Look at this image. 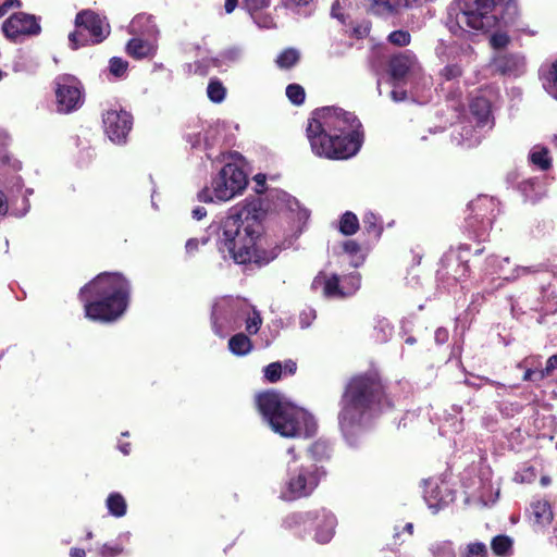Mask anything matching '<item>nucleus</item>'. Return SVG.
Here are the masks:
<instances>
[{
	"instance_id": "nucleus-1",
	"label": "nucleus",
	"mask_w": 557,
	"mask_h": 557,
	"mask_svg": "<svg viewBox=\"0 0 557 557\" xmlns=\"http://www.w3.org/2000/svg\"><path fill=\"white\" fill-rule=\"evenodd\" d=\"M255 201L238 203L228 209L225 216L214 220L202 236V244L210 240L224 261L236 264L255 263L263 267L273 261L281 248L265 249L261 245L262 223Z\"/></svg>"
},
{
	"instance_id": "nucleus-2",
	"label": "nucleus",
	"mask_w": 557,
	"mask_h": 557,
	"mask_svg": "<svg viewBox=\"0 0 557 557\" xmlns=\"http://www.w3.org/2000/svg\"><path fill=\"white\" fill-rule=\"evenodd\" d=\"M307 137L315 156L330 160H346L360 150L363 131L352 112L325 107L312 112L307 126Z\"/></svg>"
},
{
	"instance_id": "nucleus-3",
	"label": "nucleus",
	"mask_w": 557,
	"mask_h": 557,
	"mask_svg": "<svg viewBox=\"0 0 557 557\" xmlns=\"http://www.w3.org/2000/svg\"><path fill=\"white\" fill-rule=\"evenodd\" d=\"M338 426L350 445L355 446L358 436L372 421L392 405L386 398L383 385L372 375H358L346 385L339 400Z\"/></svg>"
},
{
	"instance_id": "nucleus-4",
	"label": "nucleus",
	"mask_w": 557,
	"mask_h": 557,
	"mask_svg": "<svg viewBox=\"0 0 557 557\" xmlns=\"http://www.w3.org/2000/svg\"><path fill=\"white\" fill-rule=\"evenodd\" d=\"M518 7L513 0H462L448 12L446 26L457 38L473 40L475 32L486 33L515 23Z\"/></svg>"
},
{
	"instance_id": "nucleus-5",
	"label": "nucleus",
	"mask_w": 557,
	"mask_h": 557,
	"mask_svg": "<svg viewBox=\"0 0 557 557\" xmlns=\"http://www.w3.org/2000/svg\"><path fill=\"white\" fill-rule=\"evenodd\" d=\"M131 283L121 273H101L79 290L85 315L98 322H113L126 311Z\"/></svg>"
},
{
	"instance_id": "nucleus-6",
	"label": "nucleus",
	"mask_w": 557,
	"mask_h": 557,
	"mask_svg": "<svg viewBox=\"0 0 557 557\" xmlns=\"http://www.w3.org/2000/svg\"><path fill=\"white\" fill-rule=\"evenodd\" d=\"M257 407L269 426L283 437L308 438L318 431L314 417L278 392L260 394L257 397Z\"/></svg>"
},
{
	"instance_id": "nucleus-7",
	"label": "nucleus",
	"mask_w": 557,
	"mask_h": 557,
	"mask_svg": "<svg viewBox=\"0 0 557 557\" xmlns=\"http://www.w3.org/2000/svg\"><path fill=\"white\" fill-rule=\"evenodd\" d=\"M214 334L221 338L239 330L244 324L250 334H257L262 324L260 312L247 299L223 296L214 300L211 309Z\"/></svg>"
},
{
	"instance_id": "nucleus-8",
	"label": "nucleus",
	"mask_w": 557,
	"mask_h": 557,
	"mask_svg": "<svg viewBox=\"0 0 557 557\" xmlns=\"http://www.w3.org/2000/svg\"><path fill=\"white\" fill-rule=\"evenodd\" d=\"M286 455L285 473L280 486V499L295 502L309 497L325 474L323 468L296 455L294 447H289Z\"/></svg>"
},
{
	"instance_id": "nucleus-9",
	"label": "nucleus",
	"mask_w": 557,
	"mask_h": 557,
	"mask_svg": "<svg viewBox=\"0 0 557 557\" xmlns=\"http://www.w3.org/2000/svg\"><path fill=\"white\" fill-rule=\"evenodd\" d=\"M247 184L244 170L232 162H226L212 178L211 185L203 187L197 198L206 203L225 202L242 194Z\"/></svg>"
},
{
	"instance_id": "nucleus-10",
	"label": "nucleus",
	"mask_w": 557,
	"mask_h": 557,
	"mask_svg": "<svg viewBox=\"0 0 557 557\" xmlns=\"http://www.w3.org/2000/svg\"><path fill=\"white\" fill-rule=\"evenodd\" d=\"M76 29L69 35L72 49L89 44H100L110 34V25L104 16L91 10H83L75 17Z\"/></svg>"
},
{
	"instance_id": "nucleus-11",
	"label": "nucleus",
	"mask_w": 557,
	"mask_h": 557,
	"mask_svg": "<svg viewBox=\"0 0 557 557\" xmlns=\"http://www.w3.org/2000/svg\"><path fill=\"white\" fill-rule=\"evenodd\" d=\"M469 214L466 226L479 240H484L492 230L493 222L499 213L498 205L493 197L479 196L468 205Z\"/></svg>"
},
{
	"instance_id": "nucleus-12",
	"label": "nucleus",
	"mask_w": 557,
	"mask_h": 557,
	"mask_svg": "<svg viewBox=\"0 0 557 557\" xmlns=\"http://www.w3.org/2000/svg\"><path fill=\"white\" fill-rule=\"evenodd\" d=\"M469 245H460L446 251L437 270V280L444 288L450 289L456 283L461 282L469 274L468 253Z\"/></svg>"
},
{
	"instance_id": "nucleus-13",
	"label": "nucleus",
	"mask_w": 557,
	"mask_h": 557,
	"mask_svg": "<svg viewBox=\"0 0 557 557\" xmlns=\"http://www.w3.org/2000/svg\"><path fill=\"white\" fill-rule=\"evenodd\" d=\"M360 287V274L352 272L346 276L327 275L320 272L311 283V289L325 298H341L354 295Z\"/></svg>"
},
{
	"instance_id": "nucleus-14",
	"label": "nucleus",
	"mask_w": 557,
	"mask_h": 557,
	"mask_svg": "<svg viewBox=\"0 0 557 557\" xmlns=\"http://www.w3.org/2000/svg\"><path fill=\"white\" fill-rule=\"evenodd\" d=\"M57 111L69 114L78 110L84 103V88L73 75L62 74L54 79Z\"/></svg>"
},
{
	"instance_id": "nucleus-15",
	"label": "nucleus",
	"mask_w": 557,
	"mask_h": 557,
	"mask_svg": "<svg viewBox=\"0 0 557 557\" xmlns=\"http://www.w3.org/2000/svg\"><path fill=\"white\" fill-rule=\"evenodd\" d=\"M103 129L108 138L117 145L126 143L133 127V115L120 106H113L102 114Z\"/></svg>"
},
{
	"instance_id": "nucleus-16",
	"label": "nucleus",
	"mask_w": 557,
	"mask_h": 557,
	"mask_svg": "<svg viewBox=\"0 0 557 557\" xmlns=\"http://www.w3.org/2000/svg\"><path fill=\"white\" fill-rule=\"evenodd\" d=\"M219 134L220 131L218 126H212L209 123H201L200 125L195 126L191 131L187 132L185 137L187 143L190 144L191 148L206 150L207 158L212 162H224L232 156L226 154L225 152H220L219 156L214 157L210 151L219 140Z\"/></svg>"
},
{
	"instance_id": "nucleus-17",
	"label": "nucleus",
	"mask_w": 557,
	"mask_h": 557,
	"mask_svg": "<svg viewBox=\"0 0 557 557\" xmlns=\"http://www.w3.org/2000/svg\"><path fill=\"white\" fill-rule=\"evenodd\" d=\"M40 17L25 12L12 14L2 24L7 38L17 41L22 36H37L41 32Z\"/></svg>"
},
{
	"instance_id": "nucleus-18",
	"label": "nucleus",
	"mask_w": 557,
	"mask_h": 557,
	"mask_svg": "<svg viewBox=\"0 0 557 557\" xmlns=\"http://www.w3.org/2000/svg\"><path fill=\"white\" fill-rule=\"evenodd\" d=\"M337 527L336 516L326 508L310 510V530L314 531V541L319 544H327L335 535Z\"/></svg>"
},
{
	"instance_id": "nucleus-19",
	"label": "nucleus",
	"mask_w": 557,
	"mask_h": 557,
	"mask_svg": "<svg viewBox=\"0 0 557 557\" xmlns=\"http://www.w3.org/2000/svg\"><path fill=\"white\" fill-rule=\"evenodd\" d=\"M423 498L428 507L437 512L454 500V493L444 480L429 479L424 481Z\"/></svg>"
},
{
	"instance_id": "nucleus-20",
	"label": "nucleus",
	"mask_w": 557,
	"mask_h": 557,
	"mask_svg": "<svg viewBox=\"0 0 557 557\" xmlns=\"http://www.w3.org/2000/svg\"><path fill=\"white\" fill-rule=\"evenodd\" d=\"M494 70L506 76L518 77L525 72V58L519 52L498 51L492 59Z\"/></svg>"
},
{
	"instance_id": "nucleus-21",
	"label": "nucleus",
	"mask_w": 557,
	"mask_h": 557,
	"mask_svg": "<svg viewBox=\"0 0 557 557\" xmlns=\"http://www.w3.org/2000/svg\"><path fill=\"white\" fill-rule=\"evenodd\" d=\"M487 127H479L473 121L460 123L451 134V140L457 146L472 148L478 146L485 135Z\"/></svg>"
},
{
	"instance_id": "nucleus-22",
	"label": "nucleus",
	"mask_w": 557,
	"mask_h": 557,
	"mask_svg": "<svg viewBox=\"0 0 557 557\" xmlns=\"http://www.w3.org/2000/svg\"><path fill=\"white\" fill-rule=\"evenodd\" d=\"M128 33L133 36L146 38L150 40H158L159 28L152 15L141 13L137 14L128 25Z\"/></svg>"
},
{
	"instance_id": "nucleus-23",
	"label": "nucleus",
	"mask_w": 557,
	"mask_h": 557,
	"mask_svg": "<svg viewBox=\"0 0 557 557\" xmlns=\"http://www.w3.org/2000/svg\"><path fill=\"white\" fill-rule=\"evenodd\" d=\"M310 510L293 511L283 517L281 527L298 537H305L310 531Z\"/></svg>"
},
{
	"instance_id": "nucleus-24",
	"label": "nucleus",
	"mask_w": 557,
	"mask_h": 557,
	"mask_svg": "<svg viewBox=\"0 0 557 557\" xmlns=\"http://www.w3.org/2000/svg\"><path fill=\"white\" fill-rule=\"evenodd\" d=\"M417 64L416 55L406 50L389 60V72L394 82L403 79Z\"/></svg>"
},
{
	"instance_id": "nucleus-25",
	"label": "nucleus",
	"mask_w": 557,
	"mask_h": 557,
	"mask_svg": "<svg viewBox=\"0 0 557 557\" xmlns=\"http://www.w3.org/2000/svg\"><path fill=\"white\" fill-rule=\"evenodd\" d=\"M470 114L472 117L471 121L476 123L479 127L492 128L491 104L486 98L482 96L473 98L470 102Z\"/></svg>"
},
{
	"instance_id": "nucleus-26",
	"label": "nucleus",
	"mask_w": 557,
	"mask_h": 557,
	"mask_svg": "<svg viewBox=\"0 0 557 557\" xmlns=\"http://www.w3.org/2000/svg\"><path fill=\"white\" fill-rule=\"evenodd\" d=\"M519 191L524 200L536 202L546 194V181L544 176H534L519 183Z\"/></svg>"
},
{
	"instance_id": "nucleus-27",
	"label": "nucleus",
	"mask_w": 557,
	"mask_h": 557,
	"mask_svg": "<svg viewBox=\"0 0 557 557\" xmlns=\"http://www.w3.org/2000/svg\"><path fill=\"white\" fill-rule=\"evenodd\" d=\"M368 9L377 16L389 17L408 7V0H367Z\"/></svg>"
},
{
	"instance_id": "nucleus-28",
	"label": "nucleus",
	"mask_w": 557,
	"mask_h": 557,
	"mask_svg": "<svg viewBox=\"0 0 557 557\" xmlns=\"http://www.w3.org/2000/svg\"><path fill=\"white\" fill-rule=\"evenodd\" d=\"M126 52L137 60L153 57L157 52V41L134 36L126 45Z\"/></svg>"
},
{
	"instance_id": "nucleus-29",
	"label": "nucleus",
	"mask_w": 557,
	"mask_h": 557,
	"mask_svg": "<svg viewBox=\"0 0 557 557\" xmlns=\"http://www.w3.org/2000/svg\"><path fill=\"white\" fill-rule=\"evenodd\" d=\"M243 57V51L239 47H231L221 51L216 57H212L210 62L219 71H225L230 66L239 62Z\"/></svg>"
},
{
	"instance_id": "nucleus-30",
	"label": "nucleus",
	"mask_w": 557,
	"mask_h": 557,
	"mask_svg": "<svg viewBox=\"0 0 557 557\" xmlns=\"http://www.w3.org/2000/svg\"><path fill=\"white\" fill-rule=\"evenodd\" d=\"M462 408L458 405L451 407V412L447 413L443 424L440 426V432L443 435L460 433L463 430V420L461 416Z\"/></svg>"
},
{
	"instance_id": "nucleus-31",
	"label": "nucleus",
	"mask_w": 557,
	"mask_h": 557,
	"mask_svg": "<svg viewBox=\"0 0 557 557\" xmlns=\"http://www.w3.org/2000/svg\"><path fill=\"white\" fill-rule=\"evenodd\" d=\"M531 519L539 525H547L553 519L550 505L546 500H536L531 504Z\"/></svg>"
},
{
	"instance_id": "nucleus-32",
	"label": "nucleus",
	"mask_w": 557,
	"mask_h": 557,
	"mask_svg": "<svg viewBox=\"0 0 557 557\" xmlns=\"http://www.w3.org/2000/svg\"><path fill=\"white\" fill-rule=\"evenodd\" d=\"M108 513L114 518H123L127 512V503L125 497L119 492H112L106 499Z\"/></svg>"
},
{
	"instance_id": "nucleus-33",
	"label": "nucleus",
	"mask_w": 557,
	"mask_h": 557,
	"mask_svg": "<svg viewBox=\"0 0 557 557\" xmlns=\"http://www.w3.org/2000/svg\"><path fill=\"white\" fill-rule=\"evenodd\" d=\"M509 262L510 260L508 257L500 258L496 255H490L484 259L481 272L483 276L500 274L503 273L505 265H508Z\"/></svg>"
},
{
	"instance_id": "nucleus-34",
	"label": "nucleus",
	"mask_w": 557,
	"mask_h": 557,
	"mask_svg": "<svg viewBox=\"0 0 557 557\" xmlns=\"http://www.w3.org/2000/svg\"><path fill=\"white\" fill-rule=\"evenodd\" d=\"M228 348L236 356H245L252 349V343L248 336L243 333L233 335L228 341Z\"/></svg>"
},
{
	"instance_id": "nucleus-35",
	"label": "nucleus",
	"mask_w": 557,
	"mask_h": 557,
	"mask_svg": "<svg viewBox=\"0 0 557 557\" xmlns=\"http://www.w3.org/2000/svg\"><path fill=\"white\" fill-rule=\"evenodd\" d=\"M529 159L532 162V164L536 165L537 168L544 171L549 169L552 165L549 151L544 146H534L530 151Z\"/></svg>"
},
{
	"instance_id": "nucleus-36",
	"label": "nucleus",
	"mask_w": 557,
	"mask_h": 557,
	"mask_svg": "<svg viewBox=\"0 0 557 557\" xmlns=\"http://www.w3.org/2000/svg\"><path fill=\"white\" fill-rule=\"evenodd\" d=\"M363 230L374 239H379L383 232L381 219L373 212H367L362 218Z\"/></svg>"
},
{
	"instance_id": "nucleus-37",
	"label": "nucleus",
	"mask_w": 557,
	"mask_h": 557,
	"mask_svg": "<svg viewBox=\"0 0 557 557\" xmlns=\"http://www.w3.org/2000/svg\"><path fill=\"white\" fill-rule=\"evenodd\" d=\"M546 270L547 265L545 263H537L529 267L517 265L509 275L504 277V280L508 282H513L520 277L544 272Z\"/></svg>"
},
{
	"instance_id": "nucleus-38",
	"label": "nucleus",
	"mask_w": 557,
	"mask_h": 557,
	"mask_svg": "<svg viewBox=\"0 0 557 557\" xmlns=\"http://www.w3.org/2000/svg\"><path fill=\"white\" fill-rule=\"evenodd\" d=\"M542 82L546 92L557 100V60L542 74Z\"/></svg>"
},
{
	"instance_id": "nucleus-39",
	"label": "nucleus",
	"mask_w": 557,
	"mask_h": 557,
	"mask_svg": "<svg viewBox=\"0 0 557 557\" xmlns=\"http://www.w3.org/2000/svg\"><path fill=\"white\" fill-rule=\"evenodd\" d=\"M309 454L317 461L329 459L332 454V445L327 440H318L309 447Z\"/></svg>"
},
{
	"instance_id": "nucleus-40",
	"label": "nucleus",
	"mask_w": 557,
	"mask_h": 557,
	"mask_svg": "<svg viewBox=\"0 0 557 557\" xmlns=\"http://www.w3.org/2000/svg\"><path fill=\"white\" fill-rule=\"evenodd\" d=\"M282 200L286 202V207L290 212L296 213L299 223H306L310 216L309 211L302 208L299 201L286 193H282Z\"/></svg>"
},
{
	"instance_id": "nucleus-41",
	"label": "nucleus",
	"mask_w": 557,
	"mask_h": 557,
	"mask_svg": "<svg viewBox=\"0 0 557 557\" xmlns=\"http://www.w3.org/2000/svg\"><path fill=\"white\" fill-rule=\"evenodd\" d=\"M429 552L433 557H456L454 543L449 540L432 543L429 546Z\"/></svg>"
},
{
	"instance_id": "nucleus-42",
	"label": "nucleus",
	"mask_w": 557,
	"mask_h": 557,
	"mask_svg": "<svg viewBox=\"0 0 557 557\" xmlns=\"http://www.w3.org/2000/svg\"><path fill=\"white\" fill-rule=\"evenodd\" d=\"M359 228V220L351 211H346L339 220V232L346 236L354 235Z\"/></svg>"
},
{
	"instance_id": "nucleus-43",
	"label": "nucleus",
	"mask_w": 557,
	"mask_h": 557,
	"mask_svg": "<svg viewBox=\"0 0 557 557\" xmlns=\"http://www.w3.org/2000/svg\"><path fill=\"white\" fill-rule=\"evenodd\" d=\"M207 96L210 101L221 103L226 97V88L219 78H211L207 86Z\"/></svg>"
},
{
	"instance_id": "nucleus-44",
	"label": "nucleus",
	"mask_w": 557,
	"mask_h": 557,
	"mask_svg": "<svg viewBox=\"0 0 557 557\" xmlns=\"http://www.w3.org/2000/svg\"><path fill=\"white\" fill-rule=\"evenodd\" d=\"M300 54L297 49L287 48L283 50L276 58L275 62L280 69H290L299 61Z\"/></svg>"
},
{
	"instance_id": "nucleus-45",
	"label": "nucleus",
	"mask_w": 557,
	"mask_h": 557,
	"mask_svg": "<svg viewBox=\"0 0 557 557\" xmlns=\"http://www.w3.org/2000/svg\"><path fill=\"white\" fill-rule=\"evenodd\" d=\"M37 67L38 63L24 53L18 54L12 64V70L15 73H34Z\"/></svg>"
},
{
	"instance_id": "nucleus-46",
	"label": "nucleus",
	"mask_w": 557,
	"mask_h": 557,
	"mask_svg": "<svg viewBox=\"0 0 557 557\" xmlns=\"http://www.w3.org/2000/svg\"><path fill=\"white\" fill-rule=\"evenodd\" d=\"M491 548L496 556H507L512 548V540L507 535H497L492 540Z\"/></svg>"
},
{
	"instance_id": "nucleus-47",
	"label": "nucleus",
	"mask_w": 557,
	"mask_h": 557,
	"mask_svg": "<svg viewBox=\"0 0 557 557\" xmlns=\"http://www.w3.org/2000/svg\"><path fill=\"white\" fill-rule=\"evenodd\" d=\"M462 73H463L462 64L459 62H455V63H448L447 65H445L441 70L440 76L444 84V83L455 82V81L459 79L462 76Z\"/></svg>"
},
{
	"instance_id": "nucleus-48",
	"label": "nucleus",
	"mask_w": 557,
	"mask_h": 557,
	"mask_svg": "<svg viewBox=\"0 0 557 557\" xmlns=\"http://www.w3.org/2000/svg\"><path fill=\"white\" fill-rule=\"evenodd\" d=\"M393 333V326L387 319H377L374 325V338L380 343H385L389 339Z\"/></svg>"
},
{
	"instance_id": "nucleus-49",
	"label": "nucleus",
	"mask_w": 557,
	"mask_h": 557,
	"mask_svg": "<svg viewBox=\"0 0 557 557\" xmlns=\"http://www.w3.org/2000/svg\"><path fill=\"white\" fill-rule=\"evenodd\" d=\"M460 557H487V546L483 542H472L461 550Z\"/></svg>"
},
{
	"instance_id": "nucleus-50",
	"label": "nucleus",
	"mask_w": 557,
	"mask_h": 557,
	"mask_svg": "<svg viewBox=\"0 0 557 557\" xmlns=\"http://www.w3.org/2000/svg\"><path fill=\"white\" fill-rule=\"evenodd\" d=\"M283 374V364L280 361L272 362L264 367L263 369V375L264 379L270 383L277 382Z\"/></svg>"
},
{
	"instance_id": "nucleus-51",
	"label": "nucleus",
	"mask_w": 557,
	"mask_h": 557,
	"mask_svg": "<svg viewBox=\"0 0 557 557\" xmlns=\"http://www.w3.org/2000/svg\"><path fill=\"white\" fill-rule=\"evenodd\" d=\"M547 297H548V300H547L546 306L530 308L531 310H534V311H537L541 313L540 317L537 318L539 323L544 322V315L554 313L557 310V297L554 296L553 294H549Z\"/></svg>"
},
{
	"instance_id": "nucleus-52",
	"label": "nucleus",
	"mask_w": 557,
	"mask_h": 557,
	"mask_svg": "<svg viewBox=\"0 0 557 557\" xmlns=\"http://www.w3.org/2000/svg\"><path fill=\"white\" fill-rule=\"evenodd\" d=\"M286 96L293 104L299 106L305 101V89L298 84H290L286 87Z\"/></svg>"
},
{
	"instance_id": "nucleus-53",
	"label": "nucleus",
	"mask_w": 557,
	"mask_h": 557,
	"mask_svg": "<svg viewBox=\"0 0 557 557\" xmlns=\"http://www.w3.org/2000/svg\"><path fill=\"white\" fill-rule=\"evenodd\" d=\"M343 249L346 253H348L349 256L354 257V260L351 261V264L357 268L359 267L362 262H363V257L362 256H358L359 251H360V246L357 242L355 240H346L344 244H343Z\"/></svg>"
},
{
	"instance_id": "nucleus-54",
	"label": "nucleus",
	"mask_w": 557,
	"mask_h": 557,
	"mask_svg": "<svg viewBox=\"0 0 557 557\" xmlns=\"http://www.w3.org/2000/svg\"><path fill=\"white\" fill-rule=\"evenodd\" d=\"M128 67V62L119 57H113L109 61V70L115 77H123Z\"/></svg>"
},
{
	"instance_id": "nucleus-55",
	"label": "nucleus",
	"mask_w": 557,
	"mask_h": 557,
	"mask_svg": "<svg viewBox=\"0 0 557 557\" xmlns=\"http://www.w3.org/2000/svg\"><path fill=\"white\" fill-rule=\"evenodd\" d=\"M434 50L440 60L448 61L450 55L456 51V47L444 39H438Z\"/></svg>"
},
{
	"instance_id": "nucleus-56",
	"label": "nucleus",
	"mask_w": 557,
	"mask_h": 557,
	"mask_svg": "<svg viewBox=\"0 0 557 557\" xmlns=\"http://www.w3.org/2000/svg\"><path fill=\"white\" fill-rule=\"evenodd\" d=\"M388 41L395 46L406 47L410 44L411 37L407 30L398 29L392 32L388 37Z\"/></svg>"
},
{
	"instance_id": "nucleus-57",
	"label": "nucleus",
	"mask_w": 557,
	"mask_h": 557,
	"mask_svg": "<svg viewBox=\"0 0 557 557\" xmlns=\"http://www.w3.org/2000/svg\"><path fill=\"white\" fill-rule=\"evenodd\" d=\"M123 553L124 552H122V548L117 544H114L112 541L103 543L98 548L99 557H117Z\"/></svg>"
},
{
	"instance_id": "nucleus-58",
	"label": "nucleus",
	"mask_w": 557,
	"mask_h": 557,
	"mask_svg": "<svg viewBox=\"0 0 557 557\" xmlns=\"http://www.w3.org/2000/svg\"><path fill=\"white\" fill-rule=\"evenodd\" d=\"M243 2L250 15L270 5V0H243Z\"/></svg>"
},
{
	"instance_id": "nucleus-59",
	"label": "nucleus",
	"mask_w": 557,
	"mask_h": 557,
	"mask_svg": "<svg viewBox=\"0 0 557 557\" xmlns=\"http://www.w3.org/2000/svg\"><path fill=\"white\" fill-rule=\"evenodd\" d=\"M212 57L210 58H202L201 60H198L194 63V72L198 75H207L211 69H215L213 64L210 62Z\"/></svg>"
},
{
	"instance_id": "nucleus-60",
	"label": "nucleus",
	"mask_w": 557,
	"mask_h": 557,
	"mask_svg": "<svg viewBox=\"0 0 557 557\" xmlns=\"http://www.w3.org/2000/svg\"><path fill=\"white\" fill-rule=\"evenodd\" d=\"M491 46L500 50L509 44V36L506 33H495L490 38Z\"/></svg>"
},
{
	"instance_id": "nucleus-61",
	"label": "nucleus",
	"mask_w": 557,
	"mask_h": 557,
	"mask_svg": "<svg viewBox=\"0 0 557 557\" xmlns=\"http://www.w3.org/2000/svg\"><path fill=\"white\" fill-rule=\"evenodd\" d=\"M481 425L488 432H495L498 426L496 414L485 412L481 418Z\"/></svg>"
},
{
	"instance_id": "nucleus-62",
	"label": "nucleus",
	"mask_w": 557,
	"mask_h": 557,
	"mask_svg": "<svg viewBox=\"0 0 557 557\" xmlns=\"http://www.w3.org/2000/svg\"><path fill=\"white\" fill-rule=\"evenodd\" d=\"M317 314L314 309H307L300 312L299 314V325L301 329H308L312 322L315 320Z\"/></svg>"
},
{
	"instance_id": "nucleus-63",
	"label": "nucleus",
	"mask_w": 557,
	"mask_h": 557,
	"mask_svg": "<svg viewBox=\"0 0 557 557\" xmlns=\"http://www.w3.org/2000/svg\"><path fill=\"white\" fill-rule=\"evenodd\" d=\"M9 145V136L5 132L0 131V163H8L10 161V156L8 153L7 147Z\"/></svg>"
},
{
	"instance_id": "nucleus-64",
	"label": "nucleus",
	"mask_w": 557,
	"mask_h": 557,
	"mask_svg": "<svg viewBox=\"0 0 557 557\" xmlns=\"http://www.w3.org/2000/svg\"><path fill=\"white\" fill-rule=\"evenodd\" d=\"M523 369H524L523 381L537 383L545 379L544 374L542 372V369H532V368H523Z\"/></svg>"
}]
</instances>
